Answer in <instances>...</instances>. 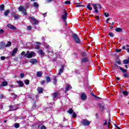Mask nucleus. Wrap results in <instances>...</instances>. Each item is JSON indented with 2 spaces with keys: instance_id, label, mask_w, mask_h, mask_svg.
<instances>
[{
  "instance_id": "obj_1",
  "label": "nucleus",
  "mask_w": 129,
  "mask_h": 129,
  "mask_svg": "<svg viewBox=\"0 0 129 129\" xmlns=\"http://www.w3.org/2000/svg\"><path fill=\"white\" fill-rule=\"evenodd\" d=\"M35 56H36V53L34 51H30L29 50H28L25 55V57L28 58H33Z\"/></svg>"
},
{
  "instance_id": "obj_2",
  "label": "nucleus",
  "mask_w": 129,
  "mask_h": 129,
  "mask_svg": "<svg viewBox=\"0 0 129 129\" xmlns=\"http://www.w3.org/2000/svg\"><path fill=\"white\" fill-rule=\"evenodd\" d=\"M18 11L19 12H22V13L24 14V16L27 15V10L24 8V6H20L18 8Z\"/></svg>"
},
{
  "instance_id": "obj_3",
  "label": "nucleus",
  "mask_w": 129,
  "mask_h": 129,
  "mask_svg": "<svg viewBox=\"0 0 129 129\" xmlns=\"http://www.w3.org/2000/svg\"><path fill=\"white\" fill-rule=\"evenodd\" d=\"M92 6H93L95 10L94 13H98V10L97 9H101V6L100 5L92 4Z\"/></svg>"
},
{
  "instance_id": "obj_4",
  "label": "nucleus",
  "mask_w": 129,
  "mask_h": 129,
  "mask_svg": "<svg viewBox=\"0 0 129 129\" xmlns=\"http://www.w3.org/2000/svg\"><path fill=\"white\" fill-rule=\"evenodd\" d=\"M73 39L74 40L76 43H77L78 44L80 43V40L79 39L78 36H77L76 34H73Z\"/></svg>"
},
{
  "instance_id": "obj_5",
  "label": "nucleus",
  "mask_w": 129,
  "mask_h": 129,
  "mask_svg": "<svg viewBox=\"0 0 129 129\" xmlns=\"http://www.w3.org/2000/svg\"><path fill=\"white\" fill-rule=\"evenodd\" d=\"M64 15H62L61 18L63 20L65 24H66V20L67 19V16H68V13H67V11L66 10H63Z\"/></svg>"
},
{
  "instance_id": "obj_6",
  "label": "nucleus",
  "mask_w": 129,
  "mask_h": 129,
  "mask_svg": "<svg viewBox=\"0 0 129 129\" xmlns=\"http://www.w3.org/2000/svg\"><path fill=\"white\" fill-rule=\"evenodd\" d=\"M91 122L87 119H84L82 122L81 123L82 125H89Z\"/></svg>"
},
{
  "instance_id": "obj_7",
  "label": "nucleus",
  "mask_w": 129,
  "mask_h": 129,
  "mask_svg": "<svg viewBox=\"0 0 129 129\" xmlns=\"http://www.w3.org/2000/svg\"><path fill=\"white\" fill-rule=\"evenodd\" d=\"M81 98L82 100H85V99H87V96L84 93H83L81 95Z\"/></svg>"
},
{
  "instance_id": "obj_8",
  "label": "nucleus",
  "mask_w": 129,
  "mask_h": 129,
  "mask_svg": "<svg viewBox=\"0 0 129 129\" xmlns=\"http://www.w3.org/2000/svg\"><path fill=\"white\" fill-rule=\"evenodd\" d=\"M70 89H72V87H71V86H69V85H67L64 91L65 93H67L68 91H69Z\"/></svg>"
},
{
  "instance_id": "obj_9",
  "label": "nucleus",
  "mask_w": 129,
  "mask_h": 129,
  "mask_svg": "<svg viewBox=\"0 0 129 129\" xmlns=\"http://www.w3.org/2000/svg\"><path fill=\"white\" fill-rule=\"evenodd\" d=\"M8 27L9 28V29H11V30H16L17 28L15 27V26L12 25L11 24H8Z\"/></svg>"
},
{
  "instance_id": "obj_10",
  "label": "nucleus",
  "mask_w": 129,
  "mask_h": 129,
  "mask_svg": "<svg viewBox=\"0 0 129 129\" xmlns=\"http://www.w3.org/2000/svg\"><path fill=\"white\" fill-rule=\"evenodd\" d=\"M17 52H18V48H15L12 53V56L15 57L16 54H17Z\"/></svg>"
},
{
  "instance_id": "obj_11",
  "label": "nucleus",
  "mask_w": 129,
  "mask_h": 129,
  "mask_svg": "<svg viewBox=\"0 0 129 129\" xmlns=\"http://www.w3.org/2000/svg\"><path fill=\"white\" fill-rule=\"evenodd\" d=\"M63 71H64V67L62 66L59 69V72L58 74V75H61V74L63 73Z\"/></svg>"
},
{
  "instance_id": "obj_12",
  "label": "nucleus",
  "mask_w": 129,
  "mask_h": 129,
  "mask_svg": "<svg viewBox=\"0 0 129 129\" xmlns=\"http://www.w3.org/2000/svg\"><path fill=\"white\" fill-rule=\"evenodd\" d=\"M29 62L30 63H32V64H36V63H37V62H38V61L37 60V59H36L35 58H32L30 60Z\"/></svg>"
},
{
  "instance_id": "obj_13",
  "label": "nucleus",
  "mask_w": 129,
  "mask_h": 129,
  "mask_svg": "<svg viewBox=\"0 0 129 129\" xmlns=\"http://www.w3.org/2000/svg\"><path fill=\"white\" fill-rule=\"evenodd\" d=\"M81 62L82 63H85V62H88V58L87 57H84L81 59Z\"/></svg>"
},
{
  "instance_id": "obj_14",
  "label": "nucleus",
  "mask_w": 129,
  "mask_h": 129,
  "mask_svg": "<svg viewBox=\"0 0 129 129\" xmlns=\"http://www.w3.org/2000/svg\"><path fill=\"white\" fill-rule=\"evenodd\" d=\"M59 93L58 92H54L52 94V96L53 97V99H54V98H56L57 96Z\"/></svg>"
},
{
  "instance_id": "obj_15",
  "label": "nucleus",
  "mask_w": 129,
  "mask_h": 129,
  "mask_svg": "<svg viewBox=\"0 0 129 129\" xmlns=\"http://www.w3.org/2000/svg\"><path fill=\"white\" fill-rule=\"evenodd\" d=\"M10 108L9 111H14V110H17L18 109V108H15L14 106H10Z\"/></svg>"
},
{
  "instance_id": "obj_16",
  "label": "nucleus",
  "mask_w": 129,
  "mask_h": 129,
  "mask_svg": "<svg viewBox=\"0 0 129 129\" xmlns=\"http://www.w3.org/2000/svg\"><path fill=\"white\" fill-rule=\"evenodd\" d=\"M53 83L55 85H56V84H57V77H56V76H53Z\"/></svg>"
},
{
  "instance_id": "obj_17",
  "label": "nucleus",
  "mask_w": 129,
  "mask_h": 129,
  "mask_svg": "<svg viewBox=\"0 0 129 129\" xmlns=\"http://www.w3.org/2000/svg\"><path fill=\"white\" fill-rule=\"evenodd\" d=\"M37 91L38 93L41 94L43 92V89L41 87H38L37 89Z\"/></svg>"
},
{
  "instance_id": "obj_18",
  "label": "nucleus",
  "mask_w": 129,
  "mask_h": 129,
  "mask_svg": "<svg viewBox=\"0 0 129 129\" xmlns=\"http://www.w3.org/2000/svg\"><path fill=\"white\" fill-rule=\"evenodd\" d=\"M36 75L37 77H41L42 75H43V73L42 72H37Z\"/></svg>"
},
{
  "instance_id": "obj_19",
  "label": "nucleus",
  "mask_w": 129,
  "mask_h": 129,
  "mask_svg": "<svg viewBox=\"0 0 129 129\" xmlns=\"http://www.w3.org/2000/svg\"><path fill=\"white\" fill-rule=\"evenodd\" d=\"M38 53H39V54L41 55V56H44V55H45V52H44V51H43V50H39L38 51Z\"/></svg>"
},
{
  "instance_id": "obj_20",
  "label": "nucleus",
  "mask_w": 129,
  "mask_h": 129,
  "mask_svg": "<svg viewBox=\"0 0 129 129\" xmlns=\"http://www.w3.org/2000/svg\"><path fill=\"white\" fill-rule=\"evenodd\" d=\"M18 84L20 87H23V86H24V83H23L22 81H18Z\"/></svg>"
},
{
  "instance_id": "obj_21",
  "label": "nucleus",
  "mask_w": 129,
  "mask_h": 129,
  "mask_svg": "<svg viewBox=\"0 0 129 129\" xmlns=\"http://www.w3.org/2000/svg\"><path fill=\"white\" fill-rule=\"evenodd\" d=\"M10 10H7L4 13V15L5 17H7L9 15V14H10Z\"/></svg>"
},
{
  "instance_id": "obj_22",
  "label": "nucleus",
  "mask_w": 129,
  "mask_h": 129,
  "mask_svg": "<svg viewBox=\"0 0 129 129\" xmlns=\"http://www.w3.org/2000/svg\"><path fill=\"white\" fill-rule=\"evenodd\" d=\"M120 71H121V72H122V73H126V70L125 69H123V68H121V67H119Z\"/></svg>"
},
{
  "instance_id": "obj_23",
  "label": "nucleus",
  "mask_w": 129,
  "mask_h": 129,
  "mask_svg": "<svg viewBox=\"0 0 129 129\" xmlns=\"http://www.w3.org/2000/svg\"><path fill=\"white\" fill-rule=\"evenodd\" d=\"M45 79L46 80L47 83H49V82H50V81H51V78H50V77H49V76H46L45 77Z\"/></svg>"
},
{
  "instance_id": "obj_24",
  "label": "nucleus",
  "mask_w": 129,
  "mask_h": 129,
  "mask_svg": "<svg viewBox=\"0 0 129 129\" xmlns=\"http://www.w3.org/2000/svg\"><path fill=\"white\" fill-rule=\"evenodd\" d=\"M7 85H8V82L4 81L2 82V84L1 85V86H7Z\"/></svg>"
},
{
  "instance_id": "obj_25",
  "label": "nucleus",
  "mask_w": 129,
  "mask_h": 129,
  "mask_svg": "<svg viewBox=\"0 0 129 129\" xmlns=\"http://www.w3.org/2000/svg\"><path fill=\"white\" fill-rule=\"evenodd\" d=\"M90 6H91V4L90 3L88 4L87 8L88 9L89 11H92V8H91Z\"/></svg>"
},
{
  "instance_id": "obj_26",
  "label": "nucleus",
  "mask_w": 129,
  "mask_h": 129,
  "mask_svg": "<svg viewBox=\"0 0 129 129\" xmlns=\"http://www.w3.org/2000/svg\"><path fill=\"white\" fill-rule=\"evenodd\" d=\"M11 46H12V42L8 41L7 44L6 45V47H11Z\"/></svg>"
},
{
  "instance_id": "obj_27",
  "label": "nucleus",
  "mask_w": 129,
  "mask_h": 129,
  "mask_svg": "<svg viewBox=\"0 0 129 129\" xmlns=\"http://www.w3.org/2000/svg\"><path fill=\"white\" fill-rule=\"evenodd\" d=\"M121 31H122V29H121V28L118 27L115 29L116 32H121Z\"/></svg>"
},
{
  "instance_id": "obj_28",
  "label": "nucleus",
  "mask_w": 129,
  "mask_h": 129,
  "mask_svg": "<svg viewBox=\"0 0 129 129\" xmlns=\"http://www.w3.org/2000/svg\"><path fill=\"white\" fill-rule=\"evenodd\" d=\"M122 93L123 94V95H125V96H127V95H128V92L127 91H122Z\"/></svg>"
},
{
  "instance_id": "obj_29",
  "label": "nucleus",
  "mask_w": 129,
  "mask_h": 129,
  "mask_svg": "<svg viewBox=\"0 0 129 129\" xmlns=\"http://www.w3.org/2000/svg\"><path fill=\"white\" fill-rule=\"evenodd\" d=\"M1 47L2 48H5V47H6V43L4 42H1Z\"/></svg>"
},
{
  "instance_id": "obj_30",
  "label": "nucleus",
  "mask_w": 129,
  "mask_h": 129,
  "mask_svg": "<svg viewBox=\"0 0 129 129\" xmlns=\"http://www.w3.org/2000/svg\"><path fill=\"white\" fill-rule=\"evenodd\" d=\"M24 83L26 85H29L30 84V80H27L24 81Z\"/></svg>"
},
{
  "instance_id": "obj_31",
  "label": "nucleus",
  "mask_w": 129,
  "mask_h": 129,
  "mask_svg": "<svg viewBox=\"0 0 129 129\" xmlns=\"http://www.w3.org/2000/svg\"><path fill=\"white\" fill-rule=\"evenodd\" d=\"M5 10V5H2L0 6V11H4Z\"/></svg>"
},
{
  "instance_id": "obj_32",
  "label": "nucleus",
  "mask_w": 129,
  "mask_h": 129,
  "mask_svg": "<svg viewBox=\"0 0 129 129\" xmlns=\"http://www.w3.org/2000/svg\"><path fill=\"white\" fill-rule=\"evenodd\" d=\"M14 126L16 128H19V127H20V124L17 123H15Z\"/></svg>"
},
{
  "instance_id": "obj_33",
  "label": "nucleus",
  "mask_w": 129,
  "mask_h": 129,
  "mask_svg": "<svg viewBox=\"0 0 129 129\" xmlns=\"http://www.w3.org/2000/svg\"><path fill=\"white\" fill-rule=\"evenodd\" d=\"M123 64H128L129 63V60L128 59H124L123 61Z\"/></svg>"
},
{
  "instance_id": "obj_34",
  "label": "nucleus",
  "mask_w": 129,
  "mask_h": 129,
  "mask_svg": "<svg viewBox=\"0 0 129 129\" xmlns=\"http://www.w3.org/2000/svg\"><path fill=\"white\" fill-rule=\"evenodd\" d=\"M68 112L70 113V114H72L73 113V109L72 108H70L69 111H68Z\"/></svg>"
},
{
  "instance_id": "obj_35",
  "label": "nucleus",
  "mask_w": 129,
  "mask_h": 129,
  "mask_svg": "<svg viewBox=\"0 0 129 129\" xmlns=\"http://www.w3.org/2000/svg\"><path fill=\"white\" fill-rule=\"evenodd\" d=\"M33 6L35 7V8H39V4L36 2L34 3Z\"/></svg>"
},
{
  "instance_id": "obj_36",
  "label": "nucleus",
  "mask_w": 129,
  "mask_h": 129,
  "mask_svg": "<svg viewBox=\"0 0 129 129\" xmlns=\"http://www.w3.org/2000/svg\"><path fill=\"white\" fill-rule=\"evenodd\" d=\"M11 95H12V96H13L14 97V98H15V99L17 98V97H18V96H17V95H16V94H15L14 93H12Z\"/></svg>"
},
{
  "instance_id": "obj_37",
  "label": "nucleus",
  "mask_w": 129,
  "mask_h": 129,
  "mask_svg": "<svg viewBox=\"0 0 129 129\" xmlns=\"http://www.w3.org/2000/svg\"><path fill=\"white\" fill-rule=\"evenodd\" d=\"M116 63H117V64H118V65H120V64H121V62L120 61V59H117L116 61Z\"/></svg>"
},
{
  "instance_id": "obj_38",
  "label": "nucleus",
  "mask_w": 129,
  "mask_h": 129,
  "mask_svg": "<svg viewBox=\"0 0 129 129\" xmlns=\"http://www.w3.org/2000/svg\"><path fill=\"white\" fill-rule=\"evenodd\" d=\"M104 15L106 18H108V17H109V14L108 13L105 12L104 13Z\"/></svg>"
},
{
  "instance_id": "obj_39",
  "label": "nucleus",
  "mask_w": 129,
  "mask_h": 129,
  "mask_svg": "<svg viewBox=\"0 0 129 129\" xmlns=\"http://www.w3.org/2000/svg\"><path fill=\"white\" fill-rule=\"evenodd\" d=\"M47 52L48 53V54H50V55H53V51H50L49 50H47Z\"/></svg>"
},
{
  "instance_id": "obj_40",
  "label": "nucleus",
  "mask_w": 129,
  "mask_h": 129,
  "mask_svg": "<svg viewBox=\"0 0 129 129\" xmlns=\"http://www.w3.org/2000/svg\"><path fill=\"white\" fill-rule=\"evenodd\" d=\"M114 68H115V69H117V68H119V67H119L118 66H117V64H116V63H114Z\"/></svg>"
},
{
  "instance_id": "obj_41",
  "label": "nucleus",
  "mask_w": 129,
  "mask_h": 129,
  "mask_svg": "<svg viewBox=\"0 0 129 129\" xmlns=\"http://www.w3.org/2000/svg\"><path fill=\"white\" fill-rule=\"evenodd\" d=\"M76 116H77V115H76V113H75V112H74L73 113V117H74V118H75Z\"/></svg>"
},
{
  "instance_id": "obj_42",
  "label": "nucleus",
  "mask_w": 129,
  "mask_h": 129,
  "mask_svg": "<svg viewBox=\"0 0 129 129\" xmlns=\"http://www.w3.org/2000/svg\"><path fill=\"white\" fill-rule=\"evenodd\" d=\"M99 106L100 107H101L102 109H104V106H103V105H102V104H99Z\"/></svg>"
},
{
  "instance_id": "obj_43",
  "label": "nucleus",
  "mask_w": 129,
  "mask_h": 129,
  "mask_svg": "<svg viewBox=\"0 0 129 129\" xmlns=\"http://www.w3.org/2000/svg\"><path fill=\"white\" fill-rule=\"evenodd\" d=\"M80 7H83V8H84L85 6L81 5H78L76 6V8H79Z\"/></svg>"
},
{
  "instance_id": "obj_44",
  "label": "nucleus",
  "mask_w": 129,
  "mask_h": 129,
  "mask_svg": "<svg viewBox=\"0 0 129 129\" xmlns=\"http://www.w3.org/2000/svg\"><path fill=\"white\" fill-rule=\"evenodd\" d=\"M64 4H65L66 5H70V4H71V3L70 2V1H66V2H64Z\"/></svg>"
},
{
  "instance_id": "obj_45",
  "label": "nucleus",
  "mask_w": 129,
  "mask_h": 129,
  "mask_svg": "<svg viewBox=\"0 0 129 129\" xmlns=\"http://www.w3.org/2000/svg\"><path fill=\"white\" fill-rule=\"evenodd\" d=\"M35 25H38L39 24V22L36 19L34 20Z\"/></svg>"
},
{
  "instance_id": "obj_46",
  "label": "nucleus",
  "mask_w": 129,
  "mask_h": 129,
  "mask_svg": "<svg viewBox=\"0 0 129 129\" xmlns=\"http://www.w3.org/2000/svg\"><path fill=\"white\" fill-rule=\"evenodd\" d=\"M115 52H116V53H119V52H121V49H115Z\"/></svg>"
},
{
  "instance_id": "obj_47",
  "label": "nucleus",
  "mask_w": 129,
  "mask_h": 129,
  "mask_svg": "<svg viewBox=\"0 0 129 129\" xmlns=\"http://www.w3.org/2000/svg\"><path fill=\"white\" fill-rule=\"evenodd\" d=\"M20 18V16L19 15H15V16H14V19L15 20H18V19H19Z\"/></svg>"
},
{
  "instance_id": "obj_48",
  "label": "nucleus",
  "mask_w": 129,
  "mask_h": 129,
  "mask_svg": "<svg viewBox=\"0 0 129 129\" xmlns=\"http://www.w3.org/2000/svg\"><path fill=\"white\" fill-rule=\"evenodd\" d=\"M27 30H28V31H31L32 30V26H29L28 27Z\"/></svg>"
},
{
  "instance_id": "obj_49",
  "label": "nucleus",
  "mask_w": 129,
  "mask_h": 129,
  "mask_svg": "<svg viewBox=\"0 0 129 129\" xmlns=\"http://www.w3.org/2000/svg\"><path fill=\"white\" fill-rule=\"evenodd\" d=\"M35 49H40V45H35Z\"/></svg>"
},
{
  "instance_id": "obj_50",
  "label": "nucleus",
  "mask_w": 129,
  "mask_h": 129,
  "mask_svg": "<svg viewBox=\"0 0 129 129\" xmlns=\"http://www.w3.org/2000/svg\"><path fill=\"white\" fill-rule=\"evenodd\" d=\"M21 55H22V56H24V55L25 56L26 55V52L22 51V53H21Z\"/></svg>"
},
{
  "instance_id": "obj_51",
  "label": "nucleus",
  "mask_w": 129,
  "mask_h": 129,
  "mask_svg": "<svg viewBox=\"0 0 129 129\" xmlns=\"http://www.w3.org/2000/svg\"><path fill=\"white\" fill-rule=\"evenodd\" d=\"M111 122V120H110V119H109L108 122V127H109V125L110 124Z\"/></svg>"
},
{
  "instance_id": "obj_52",
  "label": "nucleus",
  "mask_w": 129,
  "mask_h": 129,
  "mask_svg": "<svg viewBox=\"0 0 129 129\" xmlns=\"http://www.w3.org/2000/svg\"><path fill=\"white\" fill-rule=\"evenodd\" d=\"M128 76V73L124 74V77H127Z\"/></svg>"
},
{
  "instance_id": "obj_53",
  "label": "nucleus",
  "mask_w": 129,
  "mask_h": 129,
  "mask_svg": "<svg viewBox=\"0 0 129 129\" xmlns=\"http://www.w3.org/2000/svg\"><path fill=\"white\" fill-rule=\"evenodd\" d=\"M109 36H110V37H113V34L111 32H110L109 33Z\"/></svg>"
},
{
  "instance_id": "obj_54",
  "label": "nucleus",
  "mask_w": 129,
  "mask_h": 129,
  "mask_svg": "<svg viewBox=\"0 0 129 129\" xmlns=\"http://www.w3.org/2000/svg\"><path fill=\"white\" fill-rule=\"evenodd\" d=\"M24 76H25V74H21L20 75V77H21V78H24Z\"/></svg>"
},
{
  "instance_id": "obj_55",
  "label": "nucleus",
  "mask_w": 129,
  "mask_h": 129,
  "mask_svg": "<svg viewBox=\"0 0 129 129\" xmlns=\"http://www.w3.org/2000/svg\"><path fill=\"white\" fill-rule=\"evenodd\" d=\"M104 123L103 124V125H106V124H107V121H106V120H104Z\"/></svg>"
},
{
  "instance_id": "obj_56",
  "label": "nucleus",
  "mask_w": 129,
  "mask_h": 129,
  "mask_svg": "<svg viewBox=\"0 0 129 129\" xmlns=\"http://www.w3.org/2000/svg\"><path fill=\"white\" fill-rule=\"evenodd\" d=\"M47 3H51L53 2L54 0H46Z\"/></svg>"
},
{
  "instance_id": "obj_57",
  "label": "nucleus",
  "mask_w": 129,
  "mask_h": 129,
  "mask_svg": "<svg viewBox=\"0 0 129 129\" xmlns=\"http://www.w3.org/2000/svg\"><path fill=\"white\" fill-rule=\"evenodd\" d=\"M41 129H46V126H45V125H42L41 126Z\"/></svg>"
},
{
  "instance_id": "obj_58",
  "label": "nucleus",
  "mask_w": 129,
  "mask_h": 129,
  "mask_svg": "<svg viewBox=\"0 0 129 129\" xmlns=\"http://www.w3.org/2000/svg\"><path fill=\"white\" fill-rule=\"evenodd\" d=\"M45 81H42L41 82V85H43V84H45Z\"/></svg>"
},
{
  "instance_id": "obj_59",
  "label": "nucleus",
  "mask_w": 129,
  "mask_h": 129,
  "mask_svg": "<svg viewBox=\"0 0 129 129\" xmlns=\"http://www.w3.org/2000/svg\"><path fill=\"white\" fill-rule=\"evenodd\" d=\"M12 17H15L16 16V13L15 12H13L12 14Z\"/></svg>"
},
{
  "instance_id": "obj_60",
  "label": "nucleus",
  "mask_w": 129,
  "mask_h": 129,
  "mask_svg": "<svg viewBox=\"0 0 129 129\" xmlns=\"http://www.w3.org/2000/svg\"><path fill=\"white\" fill-rule=\"evenodd\" d=\"M1 60H5V59H6V57H5V56H1Z\"/></svg>"
},
{
  "instance_id": "obj_61",
  "label": "nucleus",
  "mask_w": 129,
  "mask_h": 129,
  "mask_svg": "<svg viewBox=\"0 0 129 129\" xmlns=\"http://www.w3.org/2000/svg\"><path fill=\"white\" fill-rule=\"evenodd\" d=\"M95 19H96L98 21H99V16H95Z\"/></svg>"
},
{
  "instance_id": "obj_62",
  "label": "nucleus",
  "mask_w": 129,
  "mask_h": 129,
  "mask_svg": "<svg viewBox=\"0 0 129 129\" xmlns=\"http://www.w3.org/2000/svg\"><path fill=\"white\" fill-rule=\"evenodd\" d=\"M30 19L31 20H32V21H34V20H35L36 19V18H35V17H31Z\"/></svg>"
},
{
  "instance_id": "obj_63",
  "label": "nucleus",
  "mask_w": 129,
  "mask_h": 129,
  "mask_svg": "<svg viewBox=\"0 0 129 129\" xmlns=\"http://www.w3.org/2000/svg\"><path fill=\"white\" fill-rule=\"evenodd\" d=\"M4 33V29L0 30V34H3Z\"/></svg>"
},
{
  "instance_id": "obj_64",
  "label": "nucleus",
  "mask_w": 129,
  "mask_h": 129,
  "mask_svg": "<svg viewBox=\"0 0 129 129\" xmlns=\"http://www.w3.org/2000/svg\"><path fill=\"white\" fill-rule=\"evenodd\" d=\"M4 98V95H0V99Z\"/></svg>"
}]
</instances>
